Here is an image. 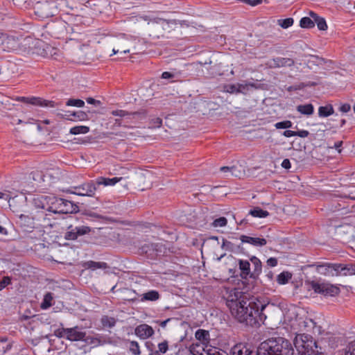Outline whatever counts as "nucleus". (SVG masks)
<instances>
[{"mask_svg":"<svg viewBox=\"0 0 355 355\" xmlns=\"http://www.w3.org/2000/svg\"><path fill=\"white\" fill-rule=\"evenodd\" d=\"M315 24H317V26L318 29L321 31H324L327 28V23L324 18L320 17L318 19V20L315 22Z\"/></svg>","mask_w":355,"mask_h":355,"instance_id":"50","label":"nucleus"},{"mask_svg":"<svg viewBox=\"0 0 355 355\" xmlns=\"http://www.w3.org/2000/svg\"><path fill=\"white\" fill-rule=\"evenodd\" d=\"M37 106H40V107H55L58 105H59V103H55V101H49V100H45L42 98H40V97H37Z\"/></svg>","mask_w":355,"mask_h":355,"instance_id":"32","label":"nucleus"},{"mask_svg":"<svg viewBox=\"0 0 355 355\" xmlns=\"http://www.w3.org/2000/svg\"><path fill=\"white\" fill-rule=\"evenodd\" d=\"M309 289L313 290L315 293L321 294L324 296L334 297L339 294L340 288L330 283L324 281H307Z\"/></svg>","mask_w":355,"mask_h":355,"instance_id":"4","label":"nucleus"},{"mask_svg":"<svg viewBox=\"0 0 355 355\" xmlns=\"http://www.w3.org/2000/svg\"><path fill=\"white\" fill-rule=\"evenodd\" d=\"M292 277V275L288 272H282L277 276V282L279 284H285L288 283Z\"/></svg>","mask_w":355,"mask_h":355,"instance_id":"35","label":"nucleus"},{"mask_svg":"<svg viewBox=\"0 0 355 355\" xmlns=\"http://www.w3.org/2000/svg\"><path fill=\"white\" fill-rule=\"evenodd\" d=\"M150 124L153 128H159L162 124V120L159 117L153 118L150 121Z\"/></svg>","mask_w":355,"mask_h":355,"instance_id":"53","label":"nucleus"},{"mask_svg":"<svg viewBox=\"0 0 355 355\" xmlns=\"http://www.w3.org/2000/svg\"><path fill=\"white\" fill-rule=\"evenodd\" d=\"M294 349L290 342L284 338H272L262 342L257 355H293Z\"/></svg>","mask_w":355,"mask_h":355,"instance_id":"2","label":"nucleus"},{"mask_svg":"<svg viewBox=\"0 0 355 355\" xmlns=\"http://www.w3.org/2000/svg\"><path fill=\"white\" fill-rule=\"evenodd\" d=\"M294 346L300 355H312L317 348L316 343L308 334H298L294 340Z\"/></svg>","mask_w":355,"mask_h":355,"instance_id":"3","label":"nucleus"},{"mask_svg":"<svg viewBox=\"0 0 355 355\" xmlns=\"http://www.w3.org/2000/svg\"><path fill=\"white\" fill-rule=\"evenodd\" d=\"M11 284V279L9 277H4L0 281V291L3 290L6 286Z\"/></svg>","mask_w":355,"mask_h":355,"instance_id":"52","label":"nucleus"},{"mask_svg":"<svg viewBox=\"0 0 355 355\" xmlns=\"http://www.w3.org/2000/svg\"><path fill=\"white\" fill-rule=\"evenodd\" d=\"M293 19L289 17L284 19H278L277 24L280 26L282 28L286 29L293 26Z\"/></svg>","mask_w":355,"mask_h":355,"instance_id":"38","label":"nucleus"},{"mask_svg":"<svg viewBox=\"0 0 355 355\" xmlns=\"http://www.w3.org/2000/svg\"><path fill=\"white\" fill-rule=\"evenodd\" d=\"M0 40H1V41L2 40V42H0L1 44H4L5 41H7L8 44L10 43V40H12V41H13V40H12V39L9 38L8 37H7V35H6V34L3 33H1V32H0Z\"/></svg>","mask_w":355,"mask_h":355,"instance_id":"58","label":"nucleus"},{"mask_svg":"<svg viewBox=\"0 0 355 355\" xmlns=\"http://www.w3.org/2000/svg\"><path fill=\"white\" fill-rule=\"evenodd\" d=\"M58 50L49 44H44L43 48V52L41 53L42 56L46 58H55L58 54Z\"/></svg>","mask_w":355,"mask_h":355,"instance_id":"21","label":"nucleus"},{"mask_svg":"<svg viewBox=\"0 0 355 355\" xmlns=\"http://www.w3.org/2000/svg\"><path fill=\"white\" fill-rule=\"evenodd\" d=\"M66 105L83 107L85 105V102L81 99L70 98L66 102Z\"/></svg>","mask_w":355,"mask_h":355,"instance_id":"40","label":"nucleus"},{"mask_svg":"<svg viewBox=\"0 0 355 355\" xmlns=\"http://www.w3.org/2000/svg\"><path fill=\"white\" fill-rule=\"evenodd\" d=\"M89 132V128L86 125H77L71 128L69 133L71 135L86 134Z\"/></svg>","mask_w":355,"mask_h":355,"instance_id":"31","label":"nucleus"},{"mask_svg":"<svg viewBox=\"0 0 355 355\" xmlns=\"http://www.w3.org/2000/svg\"><path fill=\"white\" fill-rule=\"evenodd\" d=\"M178 76V73H174L169 71H164L162 74V78L164 79H171Z\"/></svg>","mask_w":355,"mask_h":355,"instance_id":"55","label":"nucleus"},{"mask_svg":"<svg viewBox=\"0 0 355 355\" xmlns=\"http://www.w3.org/2000/svg\"><path fill=\"white\" fill-rule=\"evenodd\" d=\"M112 114L114 115V116H120V117H127V118H129L130 119V116H134L136 114L135 112L134 113H129L125 110H114L112 112Z\"/></svg>","mask_w":355,"mask_h":355,"instance_id":"42","label":"nucleus"},{"mask_svg":"<svg viewBox=\"0 0 355 355\" xmlns=\"http://www.w3.org/2000/svg\"><path fill=\"white\" fill-rule=\"evenodd\" d=\"M351 110V106L348 103H345L340 105L339 110L343 113H347Z\"/></svg>","mask_w":355,"mask_h":355,"instance_id":"59","label":"nucleus"},{"mask_svg":"<svg viewBox=\"0 0 355 355\" xmlns=\"http://www.w3.org/2000/svg\"><path fill=\"white\" fill-rule=\"evenodd\" d=\"M157 347L158 350H156L157 355H159V354H165L168 349V343L167 340H164L159 343Z\"/></svg>","mask_w":355,"mask_h":355,"instance_id":"44","label":"nucleus"},{"mask_svg":"<svg viewBox=\"0 0 355 355\" xmlns=\"http://www.w3.org/2000/svg\"><path fill=\"white\" fill-rule=\"evenodd\" d=\"M336 269H338V275H355V264H342L337 263Z\"/></svg>","mask_w":355,"mask_h":355,"instance_id":"15","label":"nucleus"},{"mask_svg":"<svg viewBox=\"0 0 355 355\" xmlns=\"http://www.w3.org/2000/svg\"><path fill=\"white\" fill-rule=\"evenodd\" d=\"M294 63V60L288 58H276L270 60V66L271 67H291Z\"/></svg>","mask_w":355,"mask_h":355,"instance_id":"13","label":"nucleus"},{"mask_svg":"<svg viewBox=\"0 0 355 355\" xmlns=\"http://www.w3.org/2000/svg\"><path fill=\"white\" fill-rule=\"evenodd\" d=\"M122 180V178L114 177L112 178H104V177H98L96 180V187L100 185H103L105 187L107 186H114L117 182H120Z\"/></svg>","mask_w":355,"mask_h":355,"instance_id":"17","label":"nucleus"},{"mask_svg":"<svg viewBox=\"0 0 355 355\" xmlns=\"http://www.w3.org/2000/svg\"><path fill=\"white\" fill-rule=\"evenodd\" d=\"M17 100L19 102L36 105L37 97H35V96H32V97L19 96V97H17Z\"/></svg>","mask_w":355,"mask_h":355,"instance_id":"39","label":"nucleus"},{"mask_svg":"<svg viewBox=\"0 0 355 355\" xmlns=\"http://www.w3.org/2000/svg\"><path fill=\"white\" fill-rule=\"evenodd\" d=\"M315 267V270L325 276H338V269H336L337 263L318 262L311 265Z\"/></svg>","mask_w":355,"mask_h":355,"instance_id":"8","label":"nucleus"},{"mask_svg":"<svg viewBox=\"0 0 355 355\" xmlns=\"http://www.w3.org/2000/svg\"><path fill=\"white\" fill-rule=\"evenodd\" d=\"M85 267L92 270H96L98 268L106 269L108 268L107 264L105 262H96L94 261H89L85 263Z\"/></svg>","mask_w":355,"mask_h":355,"instance_id":"27","label":"nucleus"},{"mask_svg":"<svg viewBox=\"0 0 355 355\" xmlns=\"http://www.w3.org/2000/svg\"><path fill=\"white\" fill-rule=\"evenodd\" d=\"M159 298V294L157 291H150L141 295V301H156Z\"/></svg>","mask_w":355,"mask_h":355,"instance_id":"24","label":"nucleus"},{"mask_svg":"<svg viewBox=\"0 0 355 355\" xmlns=\"http://www.w3.org/2000/svg\"><path fill=\"white\" fill-rule=\"evenodd\" d=\"M227 223V220L225 217H220L218 218H216L214 220L212 223V225L215 227H222L226 226Z\"/></svg>","mask_w":355,"mask_h":355,"instance_id":"45","label":"nucleus"},{"mask_svg":"<svg viewBox=\"0 0 355 355\" xmlns=\"http://www.w3.org/2000/svg\"><path fill=\"white\" fill-rule=\"evenodd\" d=\"M19 223L24 227L32 228L34 227V219L32 216L26 214H19Z\"/></svg>","mask_w":355,"mask_h":355,"instance_id":"18","label":"nucleus"},{"mask_svg":"<svg viewBox=\"0 0 355 355\" xmlns=\"http://www.w3.org/2000/svg\"><path fill=\"white\" fill-rule=\"evenodd\" d=\"M30 178H32L34 181L40 182L43 180V175L40 171H33L30 173Z\"/></svg>","mask_w":355,"mask_h":355,"instance_id":"49","label":"nucleus"},{"mask_svg":"<svg viewBox=\"0 0 355 355\" xmlns=\"http://www.w3.org/2000/svg\"><path fill=\"white\" fill-rule=\"evenodd\" d=\"M96 190V182L89 180L78 186L71 187L69 189V192L81 196L94 197Z\"/></svg>","mask_w":355,"mask_h":355,"instance_id":"6","label":"nucleus"},{"mask_svg":"<svg viewBox=\"0 0 355 355\" xmlns=\"http://www.w3.org/2000/svg\"><path fill=\"white\" fill-rule=\"evenodd\" d=\"M53 293H47L44 295L43 300L41 303L40 307L42 309L45 310L49 309L53 305Z\"/></svg>","mask_w":355,"mask_h":355,"instance_id":"26","label":"nucleus"},{"mask_svg":"<svg viewBox=\"0 0 355 355\" xmlns=\"http://www.w3.org/2000/svg\"><path fill=\"white\" fill-rule=\"evenodd\" d=\"M86 101L89 104L94 105H99L101 104V102L99 101H97L93 98H87L86 99Z\"/></svg>","mask_w":355,"mask_h":355,"instance_id":"63","label":"nucleus"},{"mask_svg":"<svg viewBox=\"0 0 355 355\" xmlns=\"http://www.w3.org/2000/svg\"><path fill=\"white\" fill-rule=\"evenodd\" d=\"M129 343L130 351L135 355H140L141 351L139 343L135 340L130 341Z\"/></svg>","mask_w":355,"mask_h":355,"instance_id":"41","label":"nucleus"},{"mask_svg":"<svg viewBox=\"0 0 355 355\" xmlns=\"http://www.w3.org/2000/svg\"><path fill=\"white\" fill-rule=\"evenodd\" d=\"M28 0H12L15 5L19 7L25 6Z\"/></svg>","mask_w":355,"mask_h":355,"instance_id":"64","label":"nucleus"},{"mask_svg":"<svg viewBox=\"0 0 355 355\" xmlns=\"http://www.w3.org/2000/svg\"><path fill=\"white\" fill-rule=\"evenodd\" d=\"M83 341H85V343L89 345H94V346H97L101 343V340L99 338L86 336L85 340H83Z\"/></svg>","mask_w":355,"mask_h":355,"instance_id":"48","label":"nucleus"},{"mask_svg":"<svg viewBox=\"0 0 355 355\" xmlns=\"http://www.w3.org/2000/svg\"><path fill=\"white\" fill-rule=\"evenodd\" d=\"M208 345L203 343L196 342L192 343L189 347V351L193 355H204Z\"/></svg>","mask_w":355,"mask_h":355,"instance_id":"16","label":"nucleus"},{"mask_svg":"<svg viewBox=\"0 0 355 355\" xmlns=\"http://www.w3.org/2000/svg\"><path fill=\"white\" fill-rule=\"evenodd\" d=\"M67 340L71 341H82L85 340L86 333L82 328L76 326L72 328H67Z\"/></svg>","mask_w":355,"mask_h":355,"instance_id":"9","label":"nucleus"},{"mask_svg":"<svg viewBox=\"0 0 355 355\" xmlns=\"http://www.w3.org/2000/svg\"><path fill=\"white\" fill-rule=\"evenodd\" d=\"M0 199H4L9 202V206L10 208L13 207L12 203L10 202L11 197L9 193H3L0 191Z\"/></svg>","mask_w":355,"mask_h":355,"instance_id":"56","label":"nucleus"},{"mask_svg":"<svg viewBox=\"0 0 355 355\" xmlns=\"http://www.w3.org/2000/svg\"><path fill=\"white\" fill-rule=\"evenodd\" d=\"M244 2L252 6H255L262 3L263 0H244Z\"/></svg>","mask_w":355,"mask_h":355,"instance_id":"60","label":"nucleus"},{"mask_svg":"<svg viewBox=\"0 0 355 355\" xmlns=\"http://www.w3.org/2000/svg\"><path fill=\"white\" fill-rule=\"evenodd\" d=\"M220 171L223 173L230 172L231 173L232 175L235 177L240 178L241 175V172L240 171H238L235 166L231 167L222 166L220 168Z\"/></svg>","mask_w":355,"mask_h":355,"instance_id":"34","label":"nucleus"},{"mask_svg":"<svg viewBox=\"0 0 355 355\" xmlns=\"http://www.w3.org/2000/svg\"><path fill=\"white\" fill-rule=\"evenodd\" d=\"M146 349L150 352L148 355H157V352L155 351V345L151 341H147L145 343Z\"/></svg>","mask_w":355,"mask_h":355,"instance_id":"51","label":"nucleus"},{"mask_svg":"<svg viewBox=\"0 0 355 355\" xmlns=\"http://www.w3.org/2000/svg\"><path fill=\"white\" fill-rule=\"evenodd\" d=\"M345 355H355V340L351 341L345 349Z\"/></svg>","mask_w":355,"mask_h":355,"instance_id":"46","label":"nucleus"},{"mask_svg":"<svg viewBox=\"0 0 355 355\" xmlns=\"http://www.w3.org/2000/svg\"><path fill=\"white\" fill-rule=\"evenodd\" d=\"M282 166L285 169H289L291 167V164L290 160L288 159H285L283 160L282 163Z\"/></svg>","mask_w":355,"mask_h":355,"instance_id":"62","label":"nucleus"},{"mask_svg":"<svg viewBox=\"0 0 355 355\" xmlns=\"http://www.w3.org/2000/svg\"><path fill=\"white\" fill-rule=\"evenodd\" d=\"M161 247V245L158 243H146L141 247V251L148 256L154 257L162 252Z\"/></svg>","mask_w":355,"mask_h":355,"instance_id":"11","label":"nucleus"},{"mask_svg":"<svg viewBox=\"0 0 355 355\" xmlns=\"http://www.w3.org/2000/svg\"><path fill=\"white\" fill-rule=\"evenodd\" d=\"M334 113V107L329 104L325 106H320L318 109V115L320 117H327Z\"/></svg>","mask_w":355,"mask_h":355,"instance_id":"25","label":"nucleus"},{"mask_svg":"<svg viewBox=\"0 0 355 355\" xmlns=\"http://www.w3.org/2000/svg\"><path fill=\"white\" fill-rule=\"evenodd\" d=\"M55 335L60 338L67 339V328L58 329L55 331Z\"/></svg>","mask_w":355,"mask_h":355,"instance_id":"54","label":"nucleus"},{"mask_svg":"<svg viewBox=\"0 0 355 355\" xmlns=\"http://www.w3.org/2000/svg\"><path fill=\"white\" fill-rule=\"evenodd\" d=\"M224 90L230 94H238V83L227 85L224 87Z\"/></svg>","mask_w":355,"mask_h":355,"instance_id":"47","label":"nucleus"},{"mask_svg":"<svg viewBox=\"0 0 355 355\" xmlns=\"http://www.w3.org/2000/svg\"><path fill=\"white\" fill-rule=\"evenodd\" d=\"M295 136H298L302 138L307 137L309 135V132L306 130L295 131Z\"/></svg>","mask_w":355,"mask_h":355,"instance_id":"57","label":"nucleus"},{"mask_svg":"<svg viewBox=\"0 0 355 355\" xmlns=\"http://www.w3.org/2000/svg\"><path fill=\"white\" fill-rule=\"evenodd\" d=\"M292 125L293 123L288 120L277 122L275 124L277 129H287L291 128Z\"/></svg>","mask_w":355,"mask_h":355,"instance_id":"43","label":"nucleus"},{"mask_svg":"<svg viewBox=\"0 0 355 355\" xmlns=\"http://www.w3.org/2000/svg\"><path fill=\"white\" fill-rule=\"evenodd\" d=\"M226 304L236 320L249 326L259 323L258 318L262 319L261 312L266 306L257 298L250 297L248 294L238 289L230 291Z\"/></svg>","mask_w":355,"mask_h":355,"instance_id":"1","label":"nucleus"},{"mask_svg":"<svg viewBox=\"0 0 355 355\" xmlns=\"http://www.w3.org/2000/svg\"><path fill=\"white\" fill-rule=\"evenodd\" d=\"M155 331L152 327L147 324H141L135 329V335L141 340H146L151 337Z\"/></svg>","mask_w":355,"mask_h":355,"instance_id":"10","label":"nucleus"},{"mask_svg":"<svg viewBox=\"0 0 355 355\" xmlns=\"http://www.w3.org/2000/svg\"><path fill=\"white\" fill-rule=\"evenodd\" d=\"M239 265L243 275H248L250 273V263L248 261L240 259Z\"/></svg>","mask_w":355,"mask_h":355,"instance_id":"30","label":"nucleus"},{"mask_svg":"<svg viewBox=\"0 0 355 355\" xmlns=\"http://www.w3.org/2000/svg\"><path fill=\"white\" fill-rule=\"evenodd\" d=\"M248 215L255 218H266L269 216V212L262 209L259 207H255L249 211Z\"/></svg>","mask_w":355,"mask_h":355,"instance_id":"22","label":"nucleus"},{"mask_svg":"<svg viewBox=\"0 0 355 355\" xmlns=\"http://www.w3.org/2000/svg\"><path fill=\"white\" fill-rule=\"evenodd\" d=\"M267 264L270 267H275L277 265V259L273 257L269 258L267 260Z\"/></svg>","mask_w":355,"mask_h":355,"instance_id":"61","label":"nucleus"},{"mask_svg":"<svg viewBox=\"0 0 355 355\" xmlns=\"http://www.w3.org/2000/svg\"><path fill=\"white\" fill-rule=\"evenodd\" d=\"M91 229L88 226H76L70 225L67 227V230L64 233V239L67 240H76L78 237L87 234L90 232Z\"/></svg>","mask_w":355,"mask_h":355,"instance_id":"7","label":"nucleus"},{"mask_svg":"<svg viewBox=\"0 0 355 355\" xmlns=\"http://www.w3.org/2000/svg\"><path fill=\"white\" fill-rule=\"evenodd\" d=\"M195 337L197 340L196 342L203 343L205 345H208L209 343V333L208 331L198 329L195 334Z\"/></svg>","mask_w":355,"mask_h":355,"instance_id":"19","label":"nucleus"},{"mask_svg":"<svg viewBox=\"0 0 355 355\" xmlns=\"http://www.w3.org/2000/svg\"><path fill=\"white\" fill-rule=\"evenodd\" d=\"M52 196H41L33 199L34 205L37 208H41L50 211V206L51 200H50Z\"/></svg>","mask_w":355,"mask_h":355,"instance_id":"12","label":"nucleus"},{"mask_svg":"<svg viewBox=\"0 0 355 355\" xmlns=\"http://www.w3.org/2000/svg\"><path fill=\"white\" fill-rule=\"evenodd\" d=\"M67 113H68V115H69V118H71V116H74L78 121H85V120L88 119V115H87V112H83V111H78V112L67 111Z\"/></svg>","mask_w":355,"mask_h":355,"instance_id":"33","label":"nucleus"},{"mask_svg":"<svg viewBox=\"0 0 355 355\" xmlns=\"http://www.w3.org/2000/svg\"><path fill=\"white\" fill-rule=\"evenodd\" d=\"M250 88H254L257 89L258 87L257 85L254 83H248V82H243L242 83H238V94L241 93L243 94H246L250 90Z\"/></svg>","mask_w":355,"mask_h":355,"instance_id":"20","label":"nucleus"},{"mask_svg":"<svg viewBox=\"0 0 355 355\" xmlns=\"http://www.w3.org/2000/svg\"><path fill=\"white\" fill-rule=\"evenodd\" d=\"M240 240L242 243H247L256 247H261L267 244V241L263 238L252 237L246 235H241Z\"/></svg>","mask_w":355,"mask_h":355,"instance_id":"14","label":"nucleus"},{"mask_svg":"<svg viewBox=\"0 0 355 355\" xmlns=\"http://www.w3.org/2000/svg\"><path fill=\"white\" fill-rule=\"evenodd\" d=\"M50 200V211L53 213L69 214L76 212L78 207L71 201L52 196Z\"/></svg>","mask_w":355,"mask_h":355,"instance_id":"5","label":"nucleus"},{"mask_svg":"<svg viewBox=\"0 0 355 355\" xmlns=\"http://www.w3.org/2000/svg\"><path fill=\"white\" fill-rule=\"evenodd\" d=\"M297 112L304 115H311L313 113L314 107L313 105L311 103L300 105L296 107Z\"/></svg>","mask_w":355,"mask_h":355,"instance_id":"23","label":"nucleus"},{"mask_svg":"<svg viewBox=\"0 0 355 355\" xmlns=\"http://www.w3.org/2000/svg\"><path fill=\"white\" fill-rule=\"evenodd\" d=\"M116 319L112 317L103 316L101 318V323L105 327H113L116 324Z\"/></svg>","mask_w":355,"mask_h":355,"instance_id":"36","label":"nucleus"},{"mask_svg":"<svg viewBox=\"0 0 355 355\" xmlns=\"http://www.w3.org/2000/svg\"><path fill=\"white\" fill-rule=\"evenodd\" d=\"M300 26L304 28H311L314 27V21L308 17H302L300 21Z\"/></svg>","mask_w":355,"mask_h":355,"instance_id":"37","label":"nucleus"},{"mask_svg":"<svg viewBox=\"0 0 355 355\" xmlns=\"http://www.w3.org/2000/svg\"><path fill=\"white\" fill-rule=\"evenodd\" d=\"M250 261L254 267L253 275H258L261 272L262 266L261 261L256 257H252Z\"/></svg>","mask_w":355,"mask_h":355,"instance_id":"28","label":"nucleus"},{"mask_svg":"<svg viewBox=\"0 0 355 355\" xmlns=\"http://www.w3.org/2000/svg\"><path fill=\"white\" fill-rule=\"evenodd\" d=\"M12 347V343L8 341L6 337L0 338V355L3 354Z\"/></svg>","mask_w":355,"mask_h":355,"instance_id":"29","label":"nucleus"}]
</instances>
